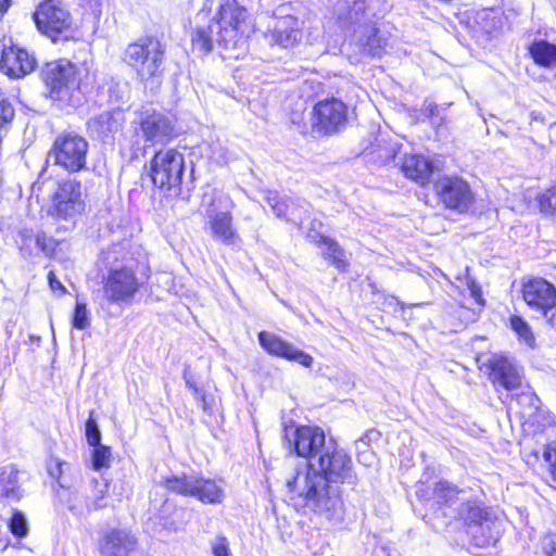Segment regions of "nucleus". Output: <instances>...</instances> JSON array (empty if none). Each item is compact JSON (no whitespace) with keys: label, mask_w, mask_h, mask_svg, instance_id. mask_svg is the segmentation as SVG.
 I'll list each match as a JSON object with an SVG mask.
<instances>
[{"label":"nucleus","mask_w":556,"mask_h":556,"mask_svg":"<svg viewBox=\"0 0 556 556\" xmlns=\"http://www.w3.org/2000/svg\"><path fill=\"white\" fill-rule=\"evenodd\" d=\"M351 456L332 440L317 460L298 466L286 480L288 496L296 510L312 511L339 522L343 518L340 484H354Z\"/></svg>","instance_id":"1"},{"label":"nucleus","mask_w":556,"mask_h":556,"mask_svg":"<svg viewBox=\"0 0 556 556\" xmlns=\"http://www.w3.org/2000/svg\"><path fill=\"white\" fill-rule=\"evenodd\" d=\"M416 494L421 498L433 500L445 516L462 519L472 543L485 547L496 543L501 534V521L470 490L460 489L447 480L434 483L431 495L420 484Z\"/></svg>","instance_id":"2"},{"label":"nucleus","mask_w":556,"mask_h":556,"mask_svg":"<svg viewBox=\"0 0 556 556\" xmlns=\"http://www.w3.org/2000/svg\"><path fill=\"white\" fill-rule=\"evenodd\" d=\"M252 29L250 14L242 3L222 0L214 18L194 29L192 48L201 54L210 53L215 46L225 50H242Z\"/></svg>","instance_id":"3"},{"label":"nucleus","mask_w":556,"mask_h":556,"mask_svg":"<svg viewBox=\"0 0 556 556\" xmlns=\"http://www.w3.org/2000/svg\"><path fill=\"white\" fill-rule=\"evenodd\" d=\"M383 0H355L346 16H339L344 25H355L353 40L363 54L381 56L387 40L378 35L372 17L380 13Z\"/></svg>","instance_id":"4"},{"label":"nucleus","mask_w":556,"mask_h":556,"mask_svg":"<svg viewBox=\"0 0 556 556\" xmlns=\"http://www.w3.org/2000/svg\"><path fill=\"white\" fill-rule=\"evenodd\" d=\"M83 72V68L70 61L59 60L47 63L40 72V77L52 100L79 106L84 101Z\"/></svg>","instance_id":"5"},{"label":"nucleus","mask_w":556,"mask_h":556,"mask_svg":"<svg viewBox=\"0 0 556 556\" xmlns=\"http://www.w3.org/2000/svg\"><path fill=\"white\" fill-rule=\"evenodd\" d=\"M165 46L155 37H143L129 43L123 61L137 74L140 81L161 79L164 73Z\"/></svg>","instance_id":"6"},{"label":"nucleus","mask_w":556,"mask_h":556,"mask_svg":"<svg viewBox=\"0 0 556 556\" xmlns=\"http://www.w3.org/2000/svg\"><path fill=\"white\" fill-rule=\"evenodd\" d=\"M202 206L212 238L226 245L235 244L239 236L232 223L231 210L235 202L230 195L212 190L211 193H204Z\"/></svg>","instance_id":"7"},{"label":"nucleus","mask_w":556,"mask_h":556,"mask_svg":"<svg viewBox=\"0 0 556 556\" xmlns=\"http://www.w3.org/2000/svg\"><path fill=\"white\" fill-rule=\"evenodd\" d=\"M85 199L86 189L79 181L75 179L64 180L54 192L48 213L52 218L66 222L73 228L77 217L85 211ZM64 229L67 230L70 227L64 226Z\"/></svg>","instance_id":"8"},{"label":"nucleus","mask_w":556,"mask_h":556,"mask_svg":"<svg viewBox=\"0 0 556 556\" xmlns=\"http://www.w3.org/2000/svg\"><path fill=\"white\" fill-rule=\"evenodd\" d=\"M88 147L83 136L73 131L62 132L54 139L47 162H53L67 172H78L86 165Z\"/></svg>","instance_id":"9"},{"label":"nucleus","mask_w":556,"mask_h":556,"mask_svg":"<svg viewBox=\"0 0 556 556\" xmlns=\"http://www.w3.org/2000/svg\"><path fill=\"white\" fill-rule=\"evenodd\" d=\"M38 30L53 41L67 38L72 30L73 17L59 0H45L33 14Z\"/></svg>","instance_id":"10"},{"label":"nucleus","mask_w":556,"mask_h":556,"mask_svg":"<svg viewBox=\"0 0 556 556\" xmlns=\"http://www.w3.org/2000/svg\"><path fill=\"white\" fill-rule=\"evenodd\" d=\"M184 172V155L175 149L157 151L150 162L151 181L160 189L178 188L182 181Z\"/></svg>","instance_id":"11"},{"label":"nucleus","mask_w":556,"mask_h":556,"mask_svg":"<svg viewBox=\"0 0 556 556\" xmlns=\"http://www.w3.org/2000/svg\"><path fill=\"white\" fill-rule=\"evenodd\" d=\"M164 485L174 493L192 496L202 503L208 504L220 503L224 493L223 489L214 480L205 479L194 472L166 477Z\"/></svg>","instance_id":"12"},{"label":"nucleus","mask_w":556,"mask_h":556,"mask_svg":"<svg viewBox=\"0 0 556 556\" xmlns=\"http://www.w3.org/2000/svg\"><path fill=\"white\" fill-rule=\"evenodd\" d=\"M136 135L141 136L150 146L166 144L175 137L172 118L164 112L153 108H142L134 122Z\"/></svg>","instance_id":"13"},{"label":"nucleus","mask_w":556,"mask_h":556,"mask_svg":"<svg viewBox=\"0 0 556 556\" xmlns=\"http://www.w3.org/2000/svg\"><path fill=\"white\" fill-rule=\"evenodd\" d=\"M522 298L527 305L556 327V288L544 278H531L522 283Z\"/></svg>","instance_id":"14"},{"label":"nucleus","mask_w":556,"mask_h":556,"mask_svg":"<svg viewBox=\"0 0 556 556\" xmlns=\"http://www.w3.org/2000/svg\"><path fill=\"white\" fill-rule=\"evenodd\" d=\"M98 551L100 556H150L139 548L138 539L126 527L103 530L99 538Z\"/></svg>","instance_id":"15"},{"label":"nucleus","mask_w":556,"mask_h":556,"mask_svg":"<svg viewBox=\"0 0 556 556\" xmlns=\"http://www.w3.org/2000/svg\"><path fill=\"white\" fill-rule=\"evenodd\" d=\"M439 200L450 210L467 212L475 202V194L469 184L457 176H443L434 182Z\"/></svg>","instance_id":"16"},{"label":"nucleus","mask_w":556,"mask_h":556,"mask_svg":"<svg viewBox=\"0 0 556 556\" xmlns=\"http://www.w3.org/2000/svg\"><path fill=\"white\" fill-rule=\"evenodd\" d=\"M313 128L323 135L340 131L348 122V106L336 98L319 101L313 108Z\"/></svg>","instance_id":"17"},{"label":"nucleus","mask_w":556,"mask_h":556,"mask_svg":"<svg viewBox=\"0 0 556 556\" xmlns=\"http://www.w3.org/2000/svg\"><path fill=\"white\" fill-rule=\"evenodd\" d=\"M286 438L295 454L307 459L306 463L317 460L328 447L325 432L319 427H296L292 432V438H289V431L286 432Z\"/></svg>","instance_id":"18"},{"label":"nucleus","mask_w":556,"mask_h":556,"mask_svg":"<svg viewBox=\"0 0 556 556\" xmlns=\"http://www.w3.org/2000/svg\"><path fill=\"white\" fill-rule=\"evenodd\" d=\"M139 290L135 270L128 266H112L104 279V293L110 302H128Z\"/></svg>","instance_id":"19"},{"label":"nucleus","mask_w":556,"mask_h":556,"mask_svg":"<svg viewBox=\"0 0 556 556\" xmlns=\"http://www.w3.org/2000/svg\"><path fill=\"white\" fill-rule=\"evenodd\" d=\"M489 378L493 386L507 391H515L522 387L520 368L509 357L502 354H493L484 364Z\"/></svg>","instance_id":"20"},{"label":"nucleus","mask_w":556,"mask_h":556,"mask_svg":"<svg viewBox=\"0 0 556 556\" xmlns=\"http://www.w3.org/2000/svg\"><path fill=\"white\" fill-rule=\"evenodd\" d=\"M260 345L270 355L292 361L309 368L313 365V357L306 352L295 348L290 342L283 340L279 336L261 331L258 333Z\"/></svg>","instance_id":"21"},{"label":"nucleus","mask_w":556,"mask_h":556,"mask_svg":"<svg viewBox=\"0 0 556 556\" xmlns=\"http://www.w3.org/2000/svg\"><path fill=\"white\" fill-rule=\"evenodd\" d=\"M36 67V59L27 50L18 47L4 49L0 59V70L12 78H21Z\"/></svg>","instance_id":"22"},{"label":"nucleus","mask_w":556,"mask_h":556,"mask_svg":"<svg viewBox=\"0 0 556 556\" xmlns=\"http://www.w3.org/2000/svg\"><path fill=\"white\" fill-rule=\"evenodd\" d=\"M301 36L299 21L291 15L275 20L266 34L269 43L282 48L292 47L301 39Z\"/></svg>","instance_id":"23"},{"label":"nucleus","mask_w":556,"mask_h":556,"mask_svg":"<svg viewBox=\"0 0 556 556\" xmlns=\"http://www.w3.org/2000/svg\"><path fill=\"white\" fill-rule=\"evenodd\" d=\"M266 203L271 207L273 213L277 217L287 220L302 222L303 215L308 212V203L305 200L281 197L276 191L267 193Z\"/></svg>","instance_id":"24"},{"label":"nucleus","mask_w":556,"mask_h":556,"mask_svg":"<svg viewBox=\"0 0 556 556\" xmlns=\"http://www.w3.org/2000/svg\"><path fill=\"white\" fill-rule=\"evenodd\" d=\"M123 114L119 111H104L87 122L88 130L99 139L116 134L123 126Z\"/></svg>","instance_id":"25"},{"label":"nucleus","mask_w":556,"mask_h":556,"mask_svg":"<svg viewBox=\"0 0 556 556\" xmlns=\"http://www.w3.org/2000/svg\"><path fill=\"white\" fill-rule=\"evenodd\" d=\"M401 169L407 178L425 186L430 181L434 164L424 155L413 154L404 157Z\"/></svg>","instance_id":"26"},{"label":"nucleus","mask_w":556,"mask_h":556,"mask_svg":"<svg viewBox=\"0 0 556 556\" xmlns=\"http://www.w3.org/2000/svg\"><path fill=\"white\" fill-rule=\"evenodd\" d=\"M515 402L518 406V414L526 420L538 421V415L541 409V400L531 390L530 387L516 393Z\"/></svg>","instance_id":"27"},{"label":"nucleus","mask_w":556,"mask_h":556,"mask_svg":"<svg viewBox=\"0 0 556 556\" xmlns=\"http://www.w3.org/2000/svg\"><path fill=\"white\" fill-rule=\"evenodd\" d=\"M17 469L14 466H7L0 469V500L9 498L18 501L22 495L17 480Z\"/></svg>","instance_id":"28"},{"label":"nucleus","mask_w":556,"mask_h":556,"mask_svg":"<svg viewBox=\"0 0 556 556\" xmlns=\"http://www.w3.org/2000/svg\"><path fill=\"white\" fill-rule=\"evenodd\" d=\"M529 52L538 65L544 67L556 66V45L546 40H536L530 46Z\"/></svg>","instance_id":"29"},{"label":"nucleus","mask_w":556,"mask_h":556,"mask_svg":"<svg viewBox=\"0 0 556 556\" xmlns=\"http://www.w3.org/2000/svg\"><path fill=\"white\" fill-rule=\"evenodd\" d=\"M109 483L106 481L92 480L90 491L85 495L90 513L108 506Z\"/></svg>","instance_id":"30"},{"label":"nucleus","mask_w":556,"mask_h":556,"mask_svg":"<svg viewBox=\"0 0 556 556\" xmlns=\"http://www.w3.org/2000/svg\"><path fill=\"white\" fill-rule=\"evenodd\" d=\"M321 243L325 245L323 252L325 258L331 260L332 264L340 270L346 267L345 253L343 249L332 239L321 237Z\"/></svg>","instance_id":"31"},{"label":"nucleus","mask_w":556,"mask_h":556,"mask_svg":"<svg viewBox=\"0 0 556 556\" xmlns=\"http://www.w3.org/2000/svg\"><path fill=\"white\" fill-rule=\"evenodd\" d=\"M511 329L518 334L519 339L522 340L527 345L533 346L535 338L529 326V324L520 316H513L510 318Z\"/></svg>","instance_id":"32"},{"label":"nucleus","mask_w":556,"mask_h":556,"mask_svg":"<svg viewBox=\"0 0 556 556\" xmlns=\"http://www.w3.org/2000/svg\"><path fill=\"white\" fill-rule=\"evenodd\" d=\"M8 527L11 533L16 538H25L28 534V522L26 516L21 510H13Z\"/></svg>","instance_id":"33"},{"label":"nucleus","mask_w":556,"mask_h":556,"mask_svg":"<svg viewBox=\"0 0 556 556\" xmlns=\"http://www.w3.org/2000/svg\"><path fill=\"white\" fill-rule=\"evenodd\" d=\"M91 463L94 470L108 468L111 463V448L103 444L92 446Z\"/></svg>","instance_id":"34"},{"label":"nucleus","mask_w":556,"mask_h":556,"mask_svg":"<svg viewBox=\"0 0 556 556\" xmlns=\"http://www.w3.org/2000/svg\"><path fill=\"white\" fill-rule=\"evenodd\" d=\"M109 99L112 104H124L128 100V85L117 80H112L108 89Z\"/></svg>","instance_id":"35"},{"label":"nucleus","mask_w":556,"mask_h":556,"mask_svg":"<svg viewBox=\"0 0 556 556\" xmlns=\"http://www.w3.org/2000/svg\"><path fill=\"white\" fill-rule=\"evenodd\" d=\"M67 508L72 511L73 515L78 517L87 516L90 514V509L88 507L85 495L78 492H74L70 495L67 500Z\"/></svg>","instance_id":"36"},{"label":"nucleus","mask_w":556,"mask_h":556,"mask_svg":"<svg viewBox=\"0 0 556 556\" xmlns=\"http://www.w3.org/2000/svg\"><path fill=\"white\" fill-rule=\"evenodd\" d=\"M36 245L41 250V252L51 257L56 248L61 244V241L54 239L51 236H48L45 231H38L35 236Z\"/></svg>","instance_id":"37"},{"label":"nucleus","mask_w":556,"mask_h":556,"mask_svg":"<svg viewBox=\"0 0 556 556\" xmlns=\"http://www.w3.org/2000/svg\"><path fill=\"white\" fill-rule=\"evenodd\" d=\"M539 206L544 214L556 213V185L538 197Z\"/></svg>","instance_id":"38"},{"label":"nucleus","mask_w":556,"mask_h":556,"mask_svg":"<svg viewBox=\"0 0 556 556\" xmlns=\"http://www.w3.org/2000/svg\"><path fill=\"white\" fill-rule=\"evenodd\" d=\"M72 325L79 330L87 329L90 326L89 313L85 303L76 302Z\"/></svg>","instance_id":"39"},{"label":"nucleus","mask_w":556,"mask_h":556,"mask_svg":"<svg viewBox=\"0 0 556 556\" xmlns=\"http://www.w3.org/2000/svg\"><path fill=\"white\" fill-rule=\"evenodd\" d=\"M85 434L90 446L101 444V432L94 418V413L90 412L85 425Z\"/></svg>","instance_id":"40"},{"label":"nucleus","mask_w":556,"mask_h":556,"mask_svg":"<svg viewBox=\"0 0 556 556\" xmlns=\"http://www.w3.org/2000/svg\"><path fill=\"white\" fill-rule=\"evenodd\" d=\"M15 116V109L12 102L3 98L0 100V127L3 128L11 124Z\"/></svg>","instance_id":"41"},{"label":"nucleus","mask_w":556,"mask_h":556,"mask_svg":"<svg viewBox=\"0 0 556 556\" xmlns=\"http://www.w3.org/2000/svg\"><path fill=\"white\" fill-rule=\"evenodd\" d=\"M210 544L214 556H231L229 543L226 536L217 535Z\"/></svg>","instance_id":"42"},{"label":"nucleus","mask_w":556,"mask_h":556,"mask_svg":"<svg viewBox=\"0 0 556 556\" xmlns=\"http://www.w3.org/2000/svg\"><path fill=\"white\" fill-rule=\"evenodd\" d=\"M424 114L431 119V124L440 126L443 117L439 116V106L434 102H426L422 109Z\"/></svg>","instance_id":"43"},{"label":"nucleus","mask_w":556,"mask_h":556,"mask_svg":"<svg viewBox=\"0 0 556 556\" xmlns=\"http://www.w3.org/2000/svg\"><path fill=\"white\" fill-rule=\"evenodd\" d=\"M542 556H556V533L542 540Z\"/></svg>","instance_id":"44"},{"label":"nucleus","mask_w":556,"mask_h":556,"mask_svg":"<svg viewBox=\"0 0 556 556\" xmlns=\"http://www.w3.org/2000/svg\"><path fill=\"white\" fill-rule=\"evenodd\" d=\"M543 457L553 469H556V441L547 445L543 453Z\"/></svg>","instance_id":"45"},{"label":"nucleus","mask_w":556,"mask_h":556,"mask_svg":"<svg viewBox=\"0 0 556 556\" xmlns=\"http://www.w3.org/2000/svg\"><path fill=\"white\" fill-rule=\"evenodd\" d=\"M62 465L63 463L59 458H51L48 463L49 475L54 479H59L62 475Z\"/></svg>","instance_id":"46"},{"label":"nucleus","mask_w":556,"mask_h":556,"mask_svg":"<svg viewBox=\"0 0 556 556\" xmlns=\"http://www.w3.org/2000/svg\"><path fill=\"white\" fill-rule=\"evenodd\" d=\"M48 282H49V287H50L51 290H53V291H61V293H65L66 292L65 287L58 279V277L55 276L53 270H50L48 273Z\"/></svg>","instance_id":"47"},{"label":"nucleus","mask_w":556,"mask_h":556,"mask_svg":"<svg viewBox=\"0 0 556 556\" xmlns=\"http://www.w3.org/2000/svg\"><path fill=\"white\" fill-rule=\"evenodd\" d=\"M195 400L200 403L201 408L205 413H211V409L208 408L207 402H206V395L203 390H195Z\"/></svg>","instance_id":"48"},{"label":"nucleus","mask_w":556,"mask_h":556,"mask_svg":"<svg viewBox=\"0 0 556 556\" xmlns=\"http://www.w3.org/2000/svg\"><path fill=\"white\" fill-rule=\"evenodd\" d=\"M471 294L472 296L479 301V298L481 296V290L480 288L472 281L470 286Z\"/></svg>","instance_id":"49"},{"label":"nucleus","mask_w":556,"mask_h":556,"mask_svg":"<svg viewBox=\"0 0 556 556\" xmlns=\"http://www.w3.org/2000/svg\"><path fill=\"white\" fill-rule=\"evenodd\" d=\"M184 378L186 380V384L189 389L193 391V395L195 396V390H200L197 384L187 376V372H185Z\"/></svg>","instance_id":"50"},{"label":"nucleus","mask_w":556,"mask_h":556,"mask_svg":"<svg viewBox=\"0 0 556 556\" xmlns=\"http://www.w3.org/2000/svg\"><path fill=\"white\" fill-rule=\"evenodd\" d=\"M11 4V0H0V14H3L8 11Z\"/></svg>","instance_id":"51"},{"label":"nucleus","mask_w":556,"mask_h":556,"mask_svg":"<svg viewBox=\"0 0 556 556\" xmlns=\"http://www.w3.org/2000/svg\"><path fill=\"white\" fill-rule=\"evenodd\" d=\"M115 253H116V248H113V249L109 250V251L106 252V254H108V258H110V257L114 256V255H115Z\"/></svg>","instance_id":"52"}]
</instances>
